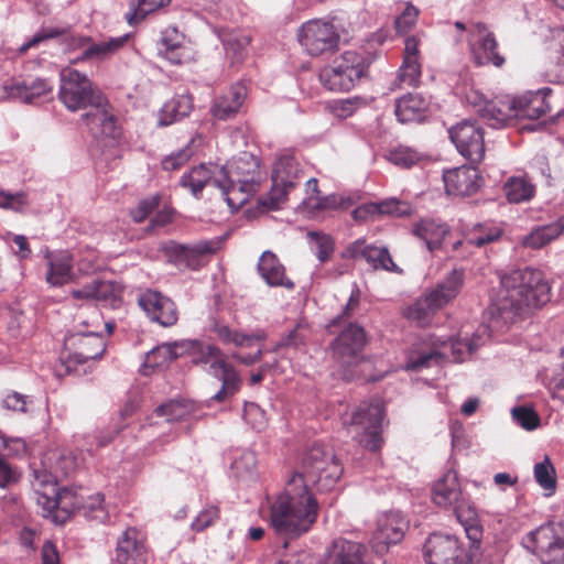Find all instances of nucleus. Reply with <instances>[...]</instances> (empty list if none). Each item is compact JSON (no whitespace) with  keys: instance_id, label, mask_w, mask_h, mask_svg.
<instances>
[{"instance_id":"nucleus-33","label":"nucleus","mask_w":564,"mask_h":564,"mask_svg":"<svg viewBox=\"0 0 564 564\" xmlns=\"http://www.w3.org/2000/svg\"><path fill=\"white\" fill-rule=\"evenodd\" d=\"M553 56L547 63L544 76L553 84H564V29L553 31Z\"/></svg>"},{"instance_id":"nucleus-53","label":"nucleus","mask_w":564,"mask_h":564,"mask_svg":"<svg viewBox=\"0 0 564 564\" xmlns=\"http://www.w3.org/2000/svg\"><path fill=\"white\" fill-rule=\"evenodd\" d=\"M307 238L315 243L316 254L321 262H325L332 257L335 242L329 235L317 231H308Z\"/></svg>"},{"instance_id":"nucleus-60","label":"nucleus","mask_w":564,"mask_h":564,"mask_svg":"<svg viewBox=\"0 0 564 564\" xmlns=\"http://www.w3.org/2000/svg\"><path fill=\"white\" fill-rule=\"evenodd\" d=\"M219 519V509L216 506H208L203 509L192 523L193 530L200 532L213 525Z\"/></svg>"},{"instance_id":"nucleus-39","label":"nucleus","mask_w":564,"mask_h":564,"mask_svg":"<svg viewBox=\"0 0 564 564\" xmlns=\"http://www.w3.org/2000/svg\"><path fill=\"white\" fill-rule=\"evenodd\" d=\"M216 178L209 166L199 164L181 177L180 185L184 188H188L191 193L198 198L203 188L207 184L214 185Z\"/></svg>"},{"instance_id":"nucleus-40","label":"nucleus","mask_w":564,"mask_h":564,"mask_svg":"<svg viewBox=\"0 0 564 564\" xmlns=\"http://www.w3.org/2000/svg\"><path fill=\"white\" fill-rule=\"evenodd\" d=\"M159 53L163 55L172 64H181L183 54L182 50V35L174 26H169L162 31L159 41Z\"/></svg>"},{"instance_id":"nucleus-1","label":"nucleus","mask_w":564,"mask_h":564,"mask_svg":"<svg viewBox=\"0 0 564 564\" xmlns=\"http://www.w3.org/2000/svg\"><path fill=\"white\" fill-rule=\"evenodd\" d=\"M343 471L330 448L319 444L308 448L288 480L284 492L271 506L270 521L275 532L286 538L308 532L319 511L315 491L332 490Z\"/></svg>"},{"instance_id":"nucleus-37","label":"nucleus","mask_w":564,"mask_h":564,"mask_svg":"<svg viewBox=\"0 0 564 564\" xmlns=\"http://www.w3.org/2000/svg\"><path fill=\"white\" fill-rule=\"evenodd\" d=\"M193 109V98L182 94L166 101L160 110L159 122L161 126H169L189 115Z\"/></svg>"},{"instance_id":"nucleus-16","label":"nucleus","mask_w":564,"mask_h":564,"mask_svg":"<svg viewBox=\"0 0 564 564\" xmlns=\"http://www.w3.org/2000/svg\"><path fill=\"white\" fill-rule=\"evenodd\" d=\"M429 564H464L466 554L455 535L433 533L424 544Z\"/></svg>"},{"instance_id":"nucleus-31","label":"nucleus","mask_w":564,"mask_h":564,"mask_svg":"<svg viewBox=\"0 0 564 564\" xmlns=\"http://www.w3.org/2000/svg\"><path fill=\"white\" fill-rule=\"evenodd\" d=\"M365 552L362 544L338 539L333 543L326 564H367Z\"/></svg>"},{"instance_id":"nucleus-29","label":"nucleus","mask_w":564,"mask_h":564,"mask_svg":"<svg viewBox=\"0 0 564 564\" xmlns=\"http://www.w3.org/2000/svg\"><path fill=\"white\" fill-rule=\"evenodd\" d=\"M258 271L270 286H283L289 290L294 288V283L285 274L284 265L270 250L261 254L258 262Z\"/></svg>"},{"instance_id":"nucleus-42","label":"nucleus","mask_w":564,"mask_h":564,"mask_svg":"<svg viewBox=\"0 0 564 564\" xmlns=\"http://www.w3.org/2000/svg\"><path fill=\"white\" fill-rule=\"evenodd\" d=\"M175 348L176 346L163 344L149 351L144 358L143 373L148 375L149 369L154 370L155 368L165 367L176 359L178 355Z\"/></svg>"},{"instance_id":"nucleus-23","label":"nucleus","mask_w":564,"mask_h":564,"mask_svg":"<svg viewBox=\"0 0 564 564\" xmlns=\"http://www.w3.org/2000/svg\"><path fill=\"white\" fill-rule=\"evenodd\" d=\"M422 75L420 40L409 36L404 42L403 61L398 72V80L406 86H417Z\"/></svg>"},{"instance_id":"nucleus-32","label":"nucleus","mask_w":564,"mask_h":564,"mask_svg":"<svg viewBox=\"0 0 564 564\" xmlns=\"http://www.w3.org/2000/svg\"><path fill=\"white\" fill-rule=\"evenodd\" d=\"M412 234L422 239L430 251L442 247L444 238L448 235L446 224L435 219H421L412 226Z\"/></svg>"},{"instance_id":"nucleus-28","label":"nucleus","mask_w":564,"mask_h":564,"mask_svg":"<svg viewBox=\"0 0 564 564\" xmlns=\"http://www.w3.org/2000/svg\"><path fill=\"white\" fill-rule=\"evenodd\" d=\"M430 105V98L417 93H411L397 100L395 116L402 123L421 121L425 118Z\"/></svg>"},{"instance_id":"nucleus-58","label":"nucleus","mask_w":564,"mask_h":564,"mask_svg":"<svg viewBox=\"0 0 564 564\" xmlns=\"http://www.w3.org/2000/svg\"><path fill=\"white\" fill-rule=\"evenodd\" d=\"M64 34V31L58 29V28H54V29H43L41 30L40 32H37L36 34L33 35V37L31 40H29L28 42H25L24 44H22L19 48H18V53L20 55H23L25 54L31 48H34L36 47L39 44H41L42 42L46 41V40H50V39H54V37H57V36H61Z\"/></svg>"},{"instance_id":"nucleus-44","label":"nucleus","mask_w":564,"mask_h":564,"mask_svg":"<svg viewBox=\"0 0 564 564\" xmlns=\"http://www.w3.org/2000/svg\"><path fill=\"white\" fill-rule=\"evenodd\" d=\"M442 357V354L435 349L421 350L413 348L408 354L405 369L420 371L430 368L433 364H438Z\"/></svg>"},{"instance_id":"nucleus-43","label":"nucleus","mask_w":564,"mask_h":564,"mask_svg":"<svg viewBox=\"0 0 564 564\" xmlns=\"http://www.w3.org/2000/svg\"><path fill=\"white\" fill-rule=\"evenodd\" d=\"M303 204L312 210H346L352 205L349 197L332 194L324 197L304 198Z\"/></svg>"},{"instance_id":"nucleus-20","label":"nucleus","mask_w":564,"mask_h":564,"mask_svg":"<svg viewBox=\"0 0 564 564\" xmlns=\"http://www.w3.org/2000/svg\"><path fill=\"white\" fill-rule=\"evenodd\" d=\"M455 26L458 30H468L473 37H476L479 43V50L482 55H478L477 64H492L496 67H501L505 64V57L497 51L498 43L495 35L488 31L486 24L481 22H471L468 28L463 22H456Z\"/></svg>"},{"instance_id":"nucleus-51","label":"nucleus","mask_w":564,"mask_h":564,"mask_svg":"<svg viewBox=\"0 0 564 564\" xmlns=\"http://www.w3.org/2000/svg\"><path fill=\"white\" fill-rule=\"evenodd\" d=\"M399 202L390 200L383 202L379 205L370 204L357 207L352 212V217L356 220H366L370 215L375 214H395L398 213Z\"/></svg>"},{"instance_id":"nucleus-18","label":"nucleus","mask_w":564,"mask_h":564,"mask_svg":"<svg viewBox=\"0 0 564 564\" xmlns=\"http://www.w3.org/2000/svg\"><path fill=\"white\" fill-rule=\"evenodd\" d=\"M139 306L147 316L163 327H171L178 321L176 304L161 292L147 290L138 297Z\"/></svg>"},{"instance_id":"nucleus-14","label":"nucleus","mask_w":564,"mask_h":564,"mask_svg":"<svg viewBox=\"0 0 564 564\" xmlns=\"http://www.w3.org/2000/svg\"><path fill=\"white\" fill-rule=\"evenodd\" d=\"M449 138L457 151L471 163L485 156L484 129L473 120H463L449 129Z\"/></svg>"},{"instance_id":"nucleus-46","label":"nucleus","mask_w":564,"mask_h":564,"mask_svg":"<svg viewBox=\"0 0 564 564\" xmlns=\"http://www.w3.org/2000/svg\"><path fill=\"white\" fill-rule=\"evenodd\" d=\"M534 478L539 486L547 491V496L555 492L556 473L550 458L546 456L543 462L536 463L534 466Z\"/></svg>"},{"instance_id":"nucleus-11","label":"nucleus","mask_w":564,"mask_h":564,"mask_svg":"<svg viewBox=\"0 0 564 564\" xmlns=\"http://www.w3.org/2000/svg\"><path fill=\"white\" fill-rule=\"evenodd\" d=\"M302 178L303 170L293 155L283 154L279 156L273 165L270 192L267 198L262 200V205L269 209L280 208Z\"/></svg>"},{"instance_id":"nucleus-4","label":"nucleus","mask_w":564,"mask_h":564,"mask_svg":"<svg viewBox=\"0 0 564 564\" xmlns=\"http://www.w3.org/2000/svg\"><path fill=\"white\" fill-rule=\"evenodd\" d=\"M551 93L550 88H542L518 97L500 96L487 99L475 91L467 96V100L487 124L500 129L516 118L534 120L550 113L552 109L547 96Z\"/></svg>"},{"instance_id":"nucleus-8","label":"nucleus","mask_w":564,"mask_h":564,"mask_svg":"<svg viewBox=\"0 0 564 564\" xmlns=\"http://www.w3.org/2000/svg\"><path fill=\"white\" fill-rule=\"evenodd\" d=\"M247 164L239 160L230 170H220L221 178L214 181V186L221 191V196L228 206L237 210L245 205L260 188V173L254 165L253 170H245Z\"/></svg>"},{"instance_id":"nucleus-45","label":"nucleus","mask_w":564,"mask_h":564,"mask_svg":"<svg viewBox=\"0 0 564 564\" xmlns=\"http://www.w3.org/2000/svg\"><path fill=\"white\" fill-rule=\"evenodd\" d=\"M366 261L375 270H384L394 273H401L402 270L394 263L388 248L371 246L367 251Z\"/></svg>"},{"instance_id":"nucleus-24","label":"nucleus","mask_w":564,"mask_h":564,"mask_svg":"<svg viewBox=\"0 0 564 564\" xmlns=\"http://www.w3.org/2000/svg\"><path fill=\"white\" fill-rule=\"evenodd\" d=\"M46 261L45 281L52 286H62L68 283L73 278V256L69 251L46 250L44 254Z\"/></svg>"},{"instance_id":"nucleus-54","label":"nucleus","mask_w":564,"mask_h":564,"mask_svg":"<svg viewBox=\"0 0 564 564\" xmlns=\"http://www.w3.org/2000/svg\"><path fill=\"white\" fill-rule=\"evenodd\" d=\"M513 420L524 430L532 431L539 427L540 416L529 406H517L512 409Z\"/></svg>"},{"instance_id":"nucleus-48","label":"nucleus","mask_w":564,"mask_h":564,"mask_svg":"<svg viewBox=\"0 0 564 564\" xmlns=\"http://www.w3.org/2000/svg\"><path fill=\"white\" fill-rule=\"evenodd\" d=\"M422 158V154L416 150L403 145L392 149L387 155L389 162L402 169L412 167L417 164Z\"/></svg>"},{"instance_id":"nucleus-5","label":"nucleus","mask_w":564,"mask_h":564,"mask_svg":"<svg viewBox=\"0 0 564 564\" xmlns=\"http://www.w3.org/2000/svg\"><path fill=\"white\" fill-rule=\"evenodd\" d=\"M187 351L193 365L208 366L209 373L221 381V388L213 395V400L224 402L241 389L242 378L218 347L200 341H188Z\"/></svg>"},{"instance_id":"nucleus-35","label":"nucleus","mask_w":564,"mask_h":564,"mask_svg":"<svg viewBox=\"0 0 564 564\" xmlns=\"http://www.w3.org/2000/svg\"><path fill=\"white\" fill-rule=\"evenodd\" d=\"M564 231V217L555 223L539 226L522 239V246L530 249H541L562 235Z\"/></svg>"},{"instance_id":"nucleus-34","label":"nucleus","mask_w":564,"mask_h":564,"mask_svg":"<svg viewBox=\"0 0 564 564\" xmlns=\"http://www.w3.org/2000/svg\"><path fill=\"white\" fill-rule=\"evenodd\" d=\"M128 41V35L119 36V37H110L107 41L102 42H91L89 45L83 51L80 57L77 61H96L102 62L115 53H117Z\"/></svg>"},{"instance_id":"nucleus-3","label":"nucleus","mask_w":564,"mask_h":564,"mask_svg":"<svg viewBox=\"0 0 564 564\" xmlns=\"http://www.w3.org/2000/svg\"><path fill=\"white\" fill-rule=\"evenodd\" d=\"M58 97L70 111L87 110L84 119L94 134L119 137L118 118L105 96L85 74L74 68H64L61 72Z\"/></svg>"},{"instance_id":"nucleus-7","label":"nucleus","mask_w":564,"mask_h":564,"mask_svg":"<svg viewBox=\"0 0 564 564\" xmlns=\"http://www.w3.org/2000/svg\"><path fill=\"white\" fill-rule=\"evenodd\" d=\"M370 64V58L364 52L346 51L322 68L319 80L328 90L349 91L368 76Z\"/></svg>"},{"instance_id":"nucleus-64","label":"nucleus","mask_w":564,"mask_h":564,"mask_svg":"<svg viewBox=\"0 0 564 564\" xmlns=\"http://www.w3.org/2000/svg\"><path fill=\"white\" fill-rule=\"evenodd\" d=\"M28 205V196L24 192L15 194L0 191V207L20 212Z\"/></svg>"},{"instance_id":"nucleus-22","label":"nucleus","mask_w":564,"mask_h":564,"mask_svg":"<svg viewBox=\"0 0 564 564\" xmlns=\"http://www.w3.org/2000/svg\"><path fill=\"white\" fill-rule=\"evenodd\" d=\"M119 291L111 281L93 280L79 289L73 290L70 296L75 301L83 303H102L105 305L116 306L119 301Z\"/></svg>"},{"instance_id":"nucleus-55","label":"nucleus","mask_w":564,"mask_h":564,"mask_svg":"<svg viewBox=\"0 0 564 564\" xmlns=\"http://www.w3.org/2000/svg\"><path fill=\"white\" fill-rule=\"evenodd\" d=\"M256 464L257 460L254 454L252 452H245L232 462L231 470L236 478L245 479L253 474Z\"/></svg>"},{"instance_id":"nucleus-27","label":"nucleus","mask_w":564,"mask_h":564,"mask_svg":"<svg viewBox=\"0 0 564 564\" xmlns=\"http://www.w3.org/2000/svg\"><path fill=\"white\" fill-rule=\"evenodd\" d=\"M34 494L37 505L43 510V517L53 520L58 507V486L55 478L48 474H35Z\"/></svg>"},{"instance_id":"nucleus-47","label":"nucleus","mask_w":564,"mask_h":564,"mask_svg":"<svg viewBox=\"0 0 564 564\" xmlns=\"http://www.w3.org/2000/svg\"><path fill=\"white\" fill-rule=\"evenodd\" d=\"M77 508L78 501L75 494L67 488L58 489V507L53 514V521L59 524L65 523Z\"/></svg>"},{"instance_id":"nucleus-62","label":"nucleus","mask_w":564,"mask_h":564,"mask_svg":"<svg viewBox=\"0 0 564 564\" xmlns=\"http://www.w3.org/2000/svg\"><path fill=\"white\" fill-rule=\"evenodd\" d=\"M2 88L7 98L28 104L26 80L11 78L3 84Z\"/></svg>"},{"instance_id":"nucleus-10","label":"nucleus","mask_w":564,"mask_h":564,"mask_svg":"<svg viewBox=\"0 0 564 564\" xmlns=\"http://www.w3.org/2000/svg\"><path fill=\"white\" fill-rule=\"evenodd\" d=\"M93 315L91 324L87 321L82 322L86 327L85 332L72 335L65 340V347L72 351L69 358L74 362L85 364L88 360L101 358L106 351V343L99 328L105 325L108 333L111 334L112 327L102 322L100 313L96 308H94Z\"/></svg>"},{"instance_id":"nucleus-6","label":"nucleus","mask_w":564,"mask_h":564,"mask_svg":"<svg viewBox=\"0 0 564 564\" xmlns=\"http://www.w3.org/2000/svg\"><path fill=\"white\" fill-rule=\"evenodd\" d=\"M464 279L463 270H452L443 281L409 305L403 312L404 317L420 326L429 325L441 308L456 299L463 289Z\"/></svg>"},{"instance_id":"nucleus-15","label":"nucleus","mask_w":564,"mask_h":564,"mask_svg":"<svg viewBox=\"0 0 564 564\" xmlns=\"http://www.w3.org/2000/svg\"><path fill=\"white\" fill-rule=\"evenodd\" d=\"M366 343L365 329L356 323H349L332 344L334 357L343 367L355 366L362 359Z\"/></svg>"},{"instance_id":"nucleus-30","label":"nucleus","mask_w":564,"mask_h":564,"mask_svg":"<svg viewBox=\"0 0 564 564\" xmlns=\"http://www.w3.org/2000/svg\"><path fill=\"white\" fill-rule=\"evenodd\" d=\"M462 490L455 473L447 471L437 481L432 489L433 502L440 507L455 506L460 501Z\"/></svg>"},{"instance_id":"nucleus-57","label":"nucleus","mask_w":564,"mask_h":564,"mask_svg":"<svg viewBox=\"0 0 564 564\" xmlns=\"http://www.w3.org/2000/svg\"><path fill=\"white\" fill-rule=\"evenodd\" d=\"M500 236L501 230L498 227L480 225L477 232L469 238V242L477 247H482L499 239Z\"/></svg>"},{"instance_id":"nucleus-59","label":"nucleus","mask_w":564,"mask_h":564,"mask_svg":"<svg viewBox=\"0 0 564 564\" xmlns=\"http://www.w3.org/2000/svg\"><path fill=\"white\" fill-rule=\"evenodd\" d=\"M361 99L360 98H346L338 101H335L332 107V113L340 119H346L355 113V111L360 107Z\"/></svg>"},{"instance_id":"nucleus-41","label":"nucleus","mask_w":564,"mask_h":564,"mask_svg":"<svg viewBox=\"0 0 564 564\" xmlns=\"http://www.w3.org/2000/svg\"><path fill=\"white\" fill-rule=\"evenodd\" d=\"M215 333L224 344H234L239 347H250L253 341H263L265 334L258 332L254 334H245L236 329H231L226 325H216Z\"/></svg>"},{"instance_id":"nucleus-19","label":"nucleus","mask_w":564,"mask_h":564,"mask_svg":"<svg viewBox=\"0 0 564 564\" xmlns=\"http://www.w3.org/2000/svg\"><path fill=\"white\" fill-rule=\"evenodd\" d=\"M148 560L145 533L134 527L126 529L117 541L116 564H148Z\"/></svg>"},{"instance_id":"nucleus-38","label":"nucleus","mask_w":564,"mask_h":564,"mask_svg":"<svg viewBox=\"0 0 564 564\" xmlns=\"http://www.w3.org/2000/svg\"><path fill=\"white\" fill-rule=\"evenodd\" d=\"M508 202L520 204L529 202L535 195V185L525 176H511L503 185Z\"/></svg>"},{"instance_id":"nucleus-13","label":"nucleus","mask_w":564,"mask_h":564,"mask_svg":"<svg viewBox=\"0 0 564 564\" xmlns=\"http://www.w3.org/2000/svg\"><path fill=\"white\" fill-rule=\"evenodd\" d=\"M297 40L308 55L316 57L335 52L340 36L334 24L316 19L300 26Z\"/></svg>"},{"instance_id":"nucleus-52","label":"nucleus","mask_w":564,"mask_h":564,"mask_svg":"<svg viewBox=\"0 0 564 564\" xmlns=\"http://www.w3.org/2000/svg\"><path fill=\"white\" fill-rule=\"evenodd\" d=\"M158 415L166 416L167 421H181L192 412V405L183 401H170L156 408Z\"/></svg>"},{"instance_id":"nucleus-63","label":"nucleus","mask_w":564,"mask_h":564,"mask_svg":"<svg viewBox=\"0 0 564 564\" xmlns=\"http://www.w3.org/2000/svg\"><path fill=\"white\" fill-rule=\"evenodd\" d=\"M419 10L412 4H408L403 12L395 19V29L398 33H408L416 23Z\"/></svg>"},{"instance_id":"nucleus-2","label":"nucleus","mask_w":564,"mask_h":564,"mask_svg":"<svg viewBox=\"0 0 564 564\" xmlns=\"http://www.w3.org/2000/svg\"><path fill=\"white\" fill-rule=\"evenodd\" d=\"M551 300V285L542 271L525 268L500 278L497 297L487 308L490 327L513 323L529 316Z\"/></svg>"},{"instance_id":"nucleus-50","label":"nucleus","mask_w":564,"mask_h":564,"mask_svg":"<svg viewBox=\"0 0 564 564\" xmlns=\"http://www.w3.org/2000/svg\"><path fill=\"white\" fill-rule=\"evenodd\" d=\"M170 0H138L137 6L131 12L126 14V20L130 25L141 22L149 13L166 6Z\"/></svg>"},{"instance_id":"nucleus-56","label":"nucleus","mask_w":564,"mask_h":564,"mask_svg":"<svg viewBox=\"0 0 564 564\" xmlns=\"http://www.w3.org/2000/svg\"><path fill=\"white\" fill-rule=\"evenodd\" d=\"M160 195H153L139 202L138 206L130 210V216L134 223L144 221L148 216L160 206Z\"/></svg>"},{"instance_id":"nucleus-61","label":"nucleus","mask_w":564,"mask_h":564,"mask_svg":"<svg viewBox=\"0 0 564 564\" xmlns=\"http://www.w3.org/2000/svg\"><path fill=\"white\" fill-rule=\"evenodd\" d=\"M216 243L213 241H202L193 246H181L180 253L186 259H196L202 256L212 254L216 251Z\"/></svg>"},{"instance_id":"nucleus-49","label":"nucleus","mask_w":564,"mask_h":564,"mask_svg":"<svg viewBox=\"0 0 564 564\" xmlns=\"http://www.w3.org/2000/svg\"><path fill=\"white\" fill-rule=\"evenodd\" d=\"M194 140H191L184 148L166 155L162 162V169L167 172H174L182 169L194 155Z\"/></svg>"},{"instance_id":"nucleus-12","label":"nucleus","mask_w":564,"mask_h":564,"mask_svg":"<svg viewBox=\"0 0 564 564\" xmlns=\"http://www.w3.org/2000/svg\"><path fill=\"white\" fill-rule=\"evenodd\" d=\"M523 545L544 564H564V527L561 524L541 525L524 538Z\"/></svg>"},{"instance_id":"nucleus-21","label":"nucleus","mask_w":564,"mask_h":564,"mask_svg":"<svg viewBox=\"0 0 564 564\" xmlns=\"http://www.w3.org/2000/svg\"><path fill=\"white\" fill-rule=\"evenodd\" d=\"M446 193L454 196H470L481 186L482 178L477 169L459 166L443 174Z\"/></svg>"},{"instance_id":"nucleus-9","label":"nucleus","mask_w":564,"mask_h":564,"mask_svg":"<svg viewBox=\"0 0 564 564\" xmlns=\"http://www.w3.org/2000/svg\"><path fill=\"white\" fill-rule=\"evenodd\" d=\"M384 408L380 402L361 403L352 413L349 421H345L350 433L365 448L376 452L381 448V424Z\"/></svg>"},{"instance_id":"nucleus-25","label":"nucleus","mask_w":564,"mask_h":564,"mask_svg":"<svg viewBox=\"0 0 564 564\" xmlns=\"http://www.w3.org/2000/svg\"><path fill=\"white\" fill-rule=\"evenodd\" d=\"M246 96L247 89L242 84L231 85L226 93L214 99L210 107L212 116L217 120L234 118L242 107Z\"/></svg>"},{"instance_id":"nucleus-17","label":"nucleus","mask_w":564,"mask_h":564,"mask_svg":"<svg viewBox=\"0 0 564 564\" xmlns=\"http://www.w3.org/2000/svg\"><path fill=\"white\" fill-rule=\"evenodd\" d=\"M409 521L400 512H389L378 521V528L371 539V547L377 554H384L389 546L402 541Z\"/></svg>"},{"instance_id":"nucleus-26","label":"nucleus","mask_w":564,"mask_h":564,"mask_svg":"<svg viewBox=\"0 0 564 564\" xmlns=\"http://www.w3.org/2000/svg\"><path fill=\"white\" fill-rule=\"evenodd\" d=\"M218 36L223 42L229 67L237 72L248 55L251 36L241 31L227 29L220 30Z\"/></svg>"},{"instance_id":"nucleus-36","label":"nucleus","mask_w":564,"mask_h":564,"mask_svg":"<svg viewBox=\"0 0 564 564\" xmlns=\"http://www.w3.org/2000/svg\"><path fill=\"white\" fill-rule=\"evenodd\" d=\"M454 512L457 521L463 525L471 544H479L482 538V527L480 524L476 509L467 503L459 501L457 505H455Z\"/></svg>"}]
</instances>
